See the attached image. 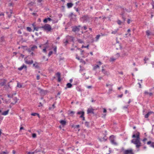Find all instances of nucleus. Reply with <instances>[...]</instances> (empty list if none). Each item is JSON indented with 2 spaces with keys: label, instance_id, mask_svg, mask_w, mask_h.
Segmentation results:
<instances>
[{
  "label": "nucleus",
  "instance_id": "f257e3e1",
  "mask_svg": "<svg viewBox=\"0 0 154 154\" xmlns=\"http://www.w3.org/2000/svg\"><path fill=\"white\" fill-rule=\"evenodd\" d=\"M132 138L136 137V139H133L131 141L132 143H133L136 145L137 148H139L141 146V143L140 141V133L137 132L136 134H134L132 135Z\"/></svg>",
  "mask_w": 154,
  "mask_h": 154
},
{
  "label": "nucleus",
  "instance_id": "f03ea898",
  "mask_svg": "<svg viewBox=\"0 0 154 154\" xmlns=\"http://www.w3.org/2000/svg\"><path fill=\"white\" fill-rule=\"evenodd\" d=\"M93 18L87 14L83 16L80 18L83 23H89L92 21Z\"/></svg>",
  "mask_w": 154,
  "mask_h": 154
},
{
  "label": "nucleus",
  "instance_id": "7ed1b4c3",
  "mask_svg": "<svg viewBox=\"0 0 154 154\" xmlns=\"http://www.w3.org/2000/svg\"><path fill=\"white\" fill-rule=\"evenodd\" d=\"M21 48H24L26 50L27 49L28 52L30 53L37 49V47L35 45H32H32H31V47L30 48L28 49L27 46H21Z\"/></svg>",
  "mask_w": 154,
  "mask_h": 154
},
{
  "label": "nucleus",
  "instance_id": "20e7f679",
  "mask_svg": "<svg viewBox=\"0 0 154 154\" xmlns=\"http://www.w3.org/2000/svg\"><path fill=\"white\" fill-rule=\"evenodd\" d=\"M40 28L43 29L44 30L47 31V32L51 31L52 29L51 26L48 24H45L44 26L41 27Z\"/></svg>",
  "mask_w": 154,
  "mask_h": 154
},
{
  "label": "nucleus",
  "instance_id": "39448f33",
  "mask_svg": "<svg viewBox=\"0 0 154 154\" xmlns=\"http://www.w3.org/2000/svg\"><path fill=\"white\" fill-rule=\"evenodd\" d=\"M109 140L112 144L115 145H117V143L114 140V136L113 135H112L109 137Z\"/></svg>",
  "mask_w": 154,
  "mask_h": 154
},
{
  "label": "nucleus",
  "instance_id": "423d86ee",
  "mask_svg": "<svg viewBox=\"0 0 154 154\" xmlns=\"http://www.w3.org/2000/svg\"><path fill=\"white\" fill-rule=\"evenodd\" d=\"M67 39H66L65 40H64L63 41V43L64 44V45L65 46H66L67 45V44L68 43V39H69L70 38H71L72 41H73V38L72 36H67Z\"/></svg>",
  "mask_w": 154,
  "mask_h": 154
},
{
  "label": "nucleus",
  "instance_id": "0eeeda50",
  "mask_svg": "<svg viewBox=\"0 0 154 154\" xmlns=\"http://www.w3.org/2000/svg\"><path fill=\"white\" fill-rule=\"evenodd\" d=\"M81 26H80L73 27L72 29V31L74 32H78L79 31V28Z\"/></svg>",
  "mask_w": 154,
  "mask_h": 154
},
{
  "label": "nucleus",
  "instance_id": "6e6552de",
  "mask_svg": "<svg viewBox=\"0 0 154 154\" xmlns=\"http://www.w3.org/2000/svg\"><path fill=\"white\" fill-rule=\"evenodd\" d=\"M124 154H134L132 149L125 150Z\"/></svg>",
  "mask_w": 154,
  "mask_h": 154
},
{
  "label": "nucleus",
  "instance_id": "1a4fd4ad",
  "mask_svg": "<svg viewBox=\"0 0 154 154\" xmlns=\"http://www.w3.org/2000/svg\"><path fill=\"white\" fill-rule=\"evenodd\" d=\"M144 94L145 95L148 96L149 97H150L153 94V93L151 92H149L147 91H145L144 92Z\"/></svg>",
  "mask_w": 154,
  "mask_h": 154
},
{
  "label": "nucleus",
  "instance_id": "9d476101",
  "mask_svg": "<svg viewBox=\"0 0 154 154\" xmlns=\"http://www.w3.org/2000/svg\"><path fill=\"white\" fill-rule=\"evenodd\" d=\"M102 72L104 74V75H106L108 76L109 75V72L107 71L104 69H102Z\"/></svg>",
  "mask_w": 154,
  "mask_h": 154
},
{
  "label": "nucleus",
  "instance_id": "9b49d317",
  "mask_svg": "<svg viewBox=\"0 0 154 154\" xmlns=\"http://www.w3.org/2000/svg\"><path fill=\"white\" fill-rule=\"evenodd\" d=\"M77 114L78 115H81L79 117H83V116H84L85 112L83 111H79L77 112Z\"/></svg>",
  "mask_w": 154,
  "mask_h": 154
},
{
  "label": "nucleus",
  "instance_id": "f8f14e48",
  "mask_svg": "<svg viewBox=\"0 0 154 154\" xmlns=\"http://www.w3.org/2000/svg\"><path fill=\"white\" fill-rule=\"evenodd\" d=\"M56 75L58 77V82H60L61 81L60 73L59 72H57L56 73Z\"/></svg>",
  "mask_w": 154,
  "mask_h": 154
},
{
  "label": "nucleus",
  "instance_id": "ddd939ff",
  "mask_svg": "<svg viewBox=\"0 0 154 154\" xmlns=\"http://www.w3.org/2000/svg\"><path fill=\"white\" fill-rule=\"evenodd\" d=\"M148 145H150V146L154 148V142H152L151 141H149L147 142Z\"/></svg>",
  "mask_w": 154,
  "mask_h": 154
},
{
  "label": "nucleus",
  "instance_id": "4468645a",
  "mask_svg": "<svg viewBox=\"0 0 154 154\" xmlns=\"http://www.w3.org/2000/svg\"><path fill=\"white\" fill-rule=\"evenodd\" d=\"M87 113H92L94 114V109H88L87 110Z\"/></svg>",
  "mask_w": 154,
  "mask_h": 154
},
{
  "label": "nucleus",
  "instance_id": "2eb2a0df",
  "mask_svg": "<svg viewBox=\"0 0 154 154\" xmlns=\"http://www.w3.org/2000/svg\"><path fill=\"white\" fill-rule=\"evenodd\" d=\"M38 89L40 91V93L42 94H45L46 93V91L42 89L39 88H38Z\"/></svg>",
  "mask_w": 154,
  "mask_h": 154
},
{
  "label": "nucleus",
  "instance_id": "dca6fc26",
  "mask_svg": "<svg viewBox=\"0 0 154 154\" xmlns=\"http://www.w3.org/2000/svg\"><path fill=\"white\" fill-rule=\"evenodd\" d=\"M153 112L152 111H150L149 112H148L146 115H145L144 117L145 118H148L149 116L152 114V113H153Z\"/></svg>",
  "mask_w": 154,
  "mask_h": 154
},
{
  "label": "nucleus",
  "instance_id": "f3484780",
  "mask_svg": "<svg viewBox=\"0 0 154 154\" xmlns=\"http://www.w3.org/2000/svg\"><path fill=\"white\" fill-rule=\"evenodd\" d=\"M73 5V4L72 3H68L67 4V7L69 8H72Z\"/></svg>",
  "mask_w": 154,
  "mask_h": 154
},
{
  "label": "nucleus",
  "instance_id": "a211bd4d",
  "mask_svg": "<svg viewBox=\"0 0 154 154\" xmlns=\"http://www.w3.org/2000/svg\"><path fill=\"white\" fill-rule=\"evenodd\" d=\"M60 123L62 125H65L66 123V122L64 120H61L60 121Z\"/></svg>",
  "mask_w": 154,
  "mask_h": 154
},
{
  "label": "nucleus",
  "instance_id": "6ab92c4d",
  "mask_svg": "<svg viewBox=\"0 0 154 154\" xmlns=\"http://www.w3.org/2000/svg\"><path fill=\"white\" fill-rule=\"evenodd\" d=\"M72 86V85L70 83H68L66 84V87L65 88L66 89L67 88H70Z\"/></svg>",
  "mask_w": 154,
  "mask_h": 154
},
{
  "label": "nucleus",
  "instance_id": "aec40b11",
  "mask_svg": "<svg viewBox=\"0 0 154 154\" xmlns=\"http://www.w3.org/2000/svg\"><path fill=\"white\" fill-rule=\"evenodd\" d=\"M26 66L25 65L23 64V66L20 67V70L23 69L24 68L26 70Z\"/></svg>",
  "mask_w": 154,
  "mask_h": 154
},
{
  "label": "nucleus",
  "instance_id": "412c9836",
  "mask_svg": "<svg viewBox=\"0 0 154 154\" xmlns=\"http://www.w3.org/2000/svg\"><path fill=\"white\" fill-rule=\"evenodd\" d=\"M32 25L33 26V28H34V30H35L36 31H38V29H39V27H36L35 25V24L34 23H33L32 24Z\"/></svg>",
  "mask_w": 154,
  "mask_h": 154
},
{
  "label": "nucleus",
  "instance_id": "4be33fe9",
  "mask_svg": "<svg viewBox=\"0 0 154 154\" xmlns=\"http://www.w3.org/2000/svg\"><path fill=\"white\" fill-rule=\"evenodd\" d=\"M9 110H8L7 111H5L2 112V115H7L9 112Z\"/></svg>",
  "mask_w": 154,
  "mask_h": 154
},
{
  "label": "nucleus",
  "instance_id": "5701e85b",
  "mask_svg": "<svg viewBox=\"0 0 154 154\" xmlns=\"http://www.w3.org/2000/svg\"><path fill=\"white\" fill-rule=\"evenodd\" d=\"M146 34L148 36H149L151 34V32L149 30L146 31Z\"/></svg>",
  "mask_w": 154,
  "mask_h": 154
},
{
  "label": "nucleus",
  "instance_id": "b1692460",
  "mask_svg": "<svg viewBox=\"0 0 154 154\" xmlns=\"http://www.w3.org/2000/svg\"><path fill=\"white\" fill-rule=\"evenodd\" d=\"M6 83V80H4V81L2 82H1L0 83V85L2 86H3L5 85V84Z\"/></svg>",
  "mask_w": 154,
  "mask_h": 154
},
{
  "label": "nucleus",
  "instance_id": "393cba45",
  "mask_svg": "<svg viewBox=\"0 0 154 154\" xmlns=\"http://www.w3.org/2000/svg\"><path fill=\"white\" fill-rule=\"evenodd\" d=\"M106 137V135H105L104 137H103V138H102V139H100L99 140L100 141H106V138L105 137Z\"/></svg>",
  "mask_w": 154,
  "mask_h": 154
},
{
  "label": "nucleus",
  "instance_id": "a878e982",
  "mask_svg": "<svg viewBox=\"0 0 154 154\" xmlns=\"http://www.w3.org/2000/svg\"><path fill=\"white\" fill-rule=\"evenodd\" d=\"M77 41L79 43H80L82 44L84 43L83 41L81 39H78Z\"/></svg>",
  "mask_w": 154,
  "mask_h": 154
},
{
  "label": "nucleus",
  "instance_id": "bb28decb",
  "mask_svg": "<svg viewBox=\"0 0 154 154\" xmlns=\"http://www.w3.org/2000/svg\"><path fill=\"white\" fill-rule=\"evenodd\" d=\"M100 68V66H99V65H96L95 66H94L93 68V69L94 70H95L97 68Z\"/></svg>",
  "mask_w": 154,
  "mask_h": 154
},
{
  "label": "nucleus",
  "instance_id": "cd10ccee",
  "mask_svg": "<svg viewBox=\"0 0 154 154\" xmlns=\"http://www.w3.org/2000/svg\"><path fill=\"white\" fill-rule=\"evenodd\" d=\"M31 115L32 116H34L37 115V116H38V117L39 118L40 117L38 113H32L31 114Z\"/></svg>",
  "mask_w": 154,
  "mask_h": 154
},
{
  "label": "nucleus",
  "instance_id": "c85d7f7f",
  "mask_svg": "<svg viewBox=\"0 0 154 154\" xmlns=\"http://www.w3.org/2000/svg\"><path fill=\"white\" fill-rule=\"evenodd\" d=\"M100 35H98L96 36L95 37V39H96L95 41L96 42H97L98 41V40H99V39L100 38Z\"/></svg>",
  "mask_w": 154,
  "mask_h": 154
},
{
  "label": "nucleus",
  "instance_id": "c756f323",
  "mask_svg": "<svg viewBox=\"0 0 154 154\" xmlns=\"http://www.w3.org/2000/svg\"><path fill=\"white\" fill-rule=\"evenodd\" d=\"M118 30L119 29H117L115 30L114 31H112V32H111V33L114 34H116V33Z\"/></svg>",
  "mask_w": 154,
  "mask_h": 154
},
{
  "label": "nucleus",
  "instance_id": "7c9ffc66",
  "mask_svg": "<svg viewBox=\"0 0 154 154\" xmlns=\"http://www.w3.org/2000/svg\"><path fill=\"white\" fill-rule=\"evenodd\" d=\"M85 125L88 127H89V122H86L85 124Z\"/></svg>",
  "mask_w": 154,
  "mask_h": 154
},
{
  "label": "nucleus",
  "instance_id": "2f4dec72",
  "mask_svg": "<svg viewBox=\"0 0 154 154\" xmlns=\"http://www.w3.org/2000/svg\"><path fill=\"white\" fill-rule=\"evenodd\" d=\"M16 94V93H14V94H8V97L9 98H11L13 97L14 95H15Z\"/></svg>",
  "mask_w": 154,
  "mask_h": 154
},
{
  "label": "nucleus",
  "instance_id": "473e14b6",
  "mask_svg": "<svg viewBox=\"0 0 154 154\" xmlns=\"http://www.w3.org/2000/svg\"><path fill=\"white\" fill-rule=\"evenodd\" d=\"M53 48H54V52H55V53H56L57 52V47L56 46H54L53 47Z\"/></svg>",
  "mask_w": 154,
  "mask_h": 154
},
{
  "label": "nucleus",
  "instance_id": "72a5a7b5",
  "mask_svg": "<svg viewBox=\"0 0 154 154\" xmlns=\"http://www.w3.org/2000/svg\"><path fill=\"white\" fill-rule=\"evenodd\" d=\"M26 30L27 31L31 32L32 31V29L30 27H27L26 28Z\"/></svg>",
  "mask_w": 154,
  "mask_h": 154
},
{
  "label": "nucleus",
  "instance_id": "f704fd0d",
  "mask_svg": "<svg viewBox=\"0 0 154 154\" xmlns=\"http://www.w3.org/2000/svg\"><path fill=\"white\" fill-rule=\"evenodd\" d=\"M117 23L119 25H121L122 22L120 20H118L117 21Z\"/></svg>",
  "mask_w": 154,
  "mask_h": 154
},
{
  "label": "nucleus",
  "instance_id": "c9c22d12",
  "mask_svg": "<svg viewBox=\"0 0 154 154\" xmlns=\"http://www.w3.org/2000/svg\"><path fill=\"white\" fill-rule=\"evenodd\" d=\"M80 69L79 70V72H81L82 71H83L84 69V68L82 67L81 66H80Z\"/></svg>",
  "mask_w": 154,
  "mask_h": 154
},
{
  "label": "nucleus",
  "instance_id": "e433bc0d",
  "mask_svg": "<svg viewBox=\"0 0 154 154\" xmlns=\"http://www.w3.org/2000/svg\"><path fill=\"white\" fill-rule=\"evenodd\" d=\"M80 62L83 63L84 64H85V61H84L83 59H81L80 60Z\"/></svg>",
  "mask_w": 154,
  "mask_h": 154
},
{
  "label": "nucleus",
  "instance_id": "4c0bfd02",
  "mask_svg": "<svg viewBox=\"0 0 154 154\" xmlns=\"http://www.w3.org/2000/svg\"><path fill=\"white\" fill-rule=\"evenodd\" d=\"M122 18L123 20L124 21H125V20L126 18H125V17L124 16V14H122Z\"/></svg>",
  "mask_w": 154,
  "mask_h": 154
},
{
  "label": "nucleus",
  "instance_id": "58836bf2",
  "mask_svg": "<svg viewBox=\"0 0 154 154\" xmlns=\"http://www.w3.org/2000/svg\"><path fill=\"white\" fill-rule=\"evenodd\" d=\"M75 113V112L73 111H71L70 112V113H69V114H71L72 115H73V114H74Z\"/></svg>",
  "mask_w": 154,
  "mask_h": 154
},
{
  "label": "nucleus",
  "instance_id": "ea45409f",
  "mask_svg": "<svg viewBox=\"0 0 154 154\" xmlns=\"http://www.w3.org/2000/svg\"><path fill=\"white\" fill-rule=\"evenodd\" d=\"M53 54V52L52 51H51L49 52L48 54V56L50 57Z\"/></svg>",
  "mask_w": 154,
  "mask_h": 154
},
{
  "label": "nucleus",
  "instance_id": "a19ab883",
  "mask_svg": "<svg viewBox=\"0 0 154 154\" xmlns=\"http://www.w3.org/2000/svg\"><path fill=\"white\" fill-rule=\"evenodd\" d=\"M151 4L152 6V8L154 9V2L152 1Z\"/></svg>",
  "mask_w": 154,
  "mask_h": 154
},
{
  "label": "nucleus",
  "instance_id": "79ce46f5",
  "mask_svg": "<svg viewBox=\"0 0 154 154\" xmlns=\"http://www.w3.org/2000/svg\"><path fill=\"white\" fill-rule=\"evenodd\" d=\"M32 137L33 138H35L36 137V134L35 133H33L32 134Z\"/></svg>",
  "mask_w": 154,
  "mask_h": 154
},
{
  "label": "nucleus",
  "instance_id": "37998d69",
  "mask_svg": "<svg viewBox=\"0 0 154 154\" xmlns=\"http://www.w3.org/2000/svg\"><path fill=\"white\" fill-rule=\"evenodd\" d=\"M33 63V61L32 60H31V61H29L28 62V63L29 64H32Z\"/></svg>",
  "mask_w": 154,
  "mask_h": 154
},
{
  "label": "nucleus",
  "instance_id": "c03bdc74",
  "mask_svg": "<svg viewBox=\"0 0 154 154\" xmlns=\"http://www.w3.org/2000/svg\"><path fill=\"white\" fill-rule=\"evenodd\" d=\"M59 152H62L64 153V150L63 149H59Z\"/></svg>",
  "mask_w": 154,
  "mask_h": 154
},
{
  "label": "nucleus",
  "instance_id": "a18cd8bd",
  "mask_svg": "<svg viewBox=\"0 0 154 154\" xmlns=\"http://www.w3.org/2000/svg\"><path fill=\"white\" fill-rule=\"evenodd\" d=\"M127 54H126V53H124V54H122V57H125V56H127Z\"/></svg>",
  "mask_w": 154,
  "mask_h": 154
},
{
  "label": "nucleus",
  "instance_id": "49530a36",
  "mask_svg": "<svg viewBox=\"0 0 154 154\" xmlns=\"http://www.w3.org/2000/svg\"><path fill=\"white\" fill-rule=\"evenodd\" d=\"M86 87L88 89H91L92 88V86L91 85L87 86Z\"/></svg>",
  "mask_w": 154,
  "mask_h": 154
},
{
  "label": "nucleus",
  "instance_id": "de8ad7c7",
  "mask_svg": "<svg viewBox=\"0 0 154 154\" xmlns=\"http://www.w3.org/2000/svg\"><path fill=\"white\" fill-rule=\"evenodd\" d=\"M146 140L147 139L146 138H145L143 140V141L144 143H145V142Z\"/></svg>",
  "mask_w": 154,
  "mask_h": 154
},
{
  "label": "nucleus",
  "instance_id": "09e8293b",
  "mask_svg": "<svg viewBox=\"0 0 154 154\" xmlns=\"http://www.w3.org/2000/svg\"><path fill=\"white\" fill-rule=\"evenodd\" d=\"M34 152H29L27 154H34Z\"/></svg>",
  "mask_w": 154,
  "mask_h": 154
},
{
  "label": "nucleus",
  "instance_id": "8fccbe9b",
  "mask_svg": "<svg viewBox=\"0 0 154 154\" xmlns=\"http://www.w3.org/2000/svg\"><path fill=\"white\" fill-rule=\"evenodd\" d=\"M115 55L116 56V57H119L120 56V54L118 53H117V54Z\"/></svg>",
  "mask_w": 154,
  "mask_h": 154
},
{
  "label": "nucleus",
  "instance_id": "3c124183",
  "mask_svg": "<svg viewBox=\"0 0 154 154\" xmlns=\"http://www.w3.org/2000/svg\"><path fill=\"white\" fill-rule=\"evenodd\" d=\"M74 9L77 12H79V11L78 10V9L77 8H76L75 7H74Z\"/></svg>",
  "mask_w": 154,
  "mask_h": 154
},
{
  "label": "nucleus",
  "instance_id": "603ef678",
  "mask_svg": "<svg viewBox=\"0 0 154 154\" xmlns=\"http://www.w3.org/2000/svg\"><path fill=\"white\" fill-rule=\"evenodd\" d=\"M43 52L45 53H46V48H45L43 49Z\"/></svg>",
  "mask_w": 154,
  "mask_h": 154
},
{
  "label": "nucleus",
  "instance_id": "864d4df0",
  "mask_svg": "<svg viewBox=\"0 0 154 154\" xmlns=\"http://www.w3.org/2000/svg\"><path fill=\"white\" fill-rule=\"evenodd\" d=\"M80 118H82V120L83 121L85 120V117H84V116H83V117H80Z\"/></svg>",
  "mask_w": 154,
  "mask_h": 154
},
{
  "label": "nucleus",
  "instance_id": "5fc2aeb1",
  "mask_svg": "<svg viewBox=\"0 0 154 154\" xmlns=\"http://www.w3.org/2000/svg\"><path fill=\"white\" fill-rule=\"evenodd\" d=\"M113 85H111L110 84H106V87H108L109 86H111V87H112V86Z\"/></svg>",
  "mask_w": 154,
  "mask_h": 154
},
{
  "label": "nucleus",
  "instance_id": "6e6d98bb",
  "mask_svg": "<svg viewBox=\"0 0 154 154\" xmlns=\"http://www.w3.org/2000/svg\"><path fill=\"white\" fill-rule=\"evenodd\" d=\"M47 21H48V20H47V18H46V19H45L44 20H43V22L45 23H47Z\"/></svg>",
  "mask_w": 154,
  "mask_h": 154
},
{
  "label": "nucleus",
  "instance_id": "4d7b16f0",
  "mask_svg": "<svg viewBox=\"0 0 154 154\" xmlns=\"http://www.w3.org/2000/svg\"><path fill=\"white\" fill-rule=\"evenodd\" d=\"M131 20L129 19H128L127 20V23L128 24H129L130 23Z\"/></svg>",
  "mask_w": 154,
  "mask_h": 154
},
{
  "label": "nucleus",
  "instance_id": "13d9d810",
  "mask_svg": "<svg viewBox=\"0 0 154 154\" xmlns=\"http://www.w3.org/2000/svg\"><path fill=\"white\" fill-rule=\"evenodd\" d=\"M36 79L37 80H39L40 79V76L38 75H37L36 76Z\"/></svg>",
  "mask_w": 154,
  "mask_h": 154
},
{
  "label": "nucleus",
  "instance_id": "bf43d9fd",
  "mask_svg": "<svg viewBox=\"0 0 154 154\" xmlns=\"http://www.w3.org/2000/svg\"><path fill=\"white\" fill-rule=\"evenodd\" d=\"M107 112L105 108L103 109V112L106 113Z\"/></svg>",
  "mask_w": 154,
  "mask_h": 154
},
{
  "label": "nucleus",
  "instance_id": "052dcab7",
  "mask_svg": "<svg viewBox=\"0 0 154 154\" xmlns=\"http://www.w3.org/2000/svg\"><path fill=\"white\" fill-rule=\"evenodd\" d=\"M82 28H83L84 30H86L87 29V27L85 26H84Z\"/></svg>",
  "mask_w": 154,
  "mask_h": 154
},
{
  "label": "nucleus",
  "instance_id": "680f3d73",
  "mask_svg": "<svg viewBox=\"0 0 154 154\" xmlns=\"http://www.w3.org/2000/svg\"><path fill=\"white\" fill-rule=\"evenodd\" d=\"M138 84L139 85V88H141V85L140 83H138Z\"/></svg>",
  "mask_w": 154,
  "mask_h": 154
},
{
  "label": "nucleus",
  "instance_id": "e2e57ef3",
  "mask_svg": "<svg viewBox=\"0 0 154 154\" xmlns=\"http://www.w3.org/2000/svg\"><path fill=\"white\" fill-rule=\"evenodd\" d=\"M84 51L83 50H81V55H83V52Z\"/></svg>",
  "mask_w": 154,
  "mask_h": 154
},
{
  "label": "nucleus",
  "instance_id": "0e129e2a",
  "mask_svg": "<svg viewBox=\"0 0 154 154\" xmlns=\"http://www.w3.org/2000/svg\"><path fill=\"white\" fill-rule=\"evenodd\" d=\"M111 61L112 62L116 60V59L114 58H111Z\"/></svg>",
  "mask_w": 154,
  "mask_h": 154
},
{
  "label": "nucleus",
  "instance_id": "69168bd1",
  "mask_svg": "<svg viewBox=\"0 0 154 154\" xmlns=\"http://www.w3.org/2000/svg\"><path fill=\"white\" fill-rule=\"evenodd\" d=\"M33 66H35L36 68H37L38 67V65L37 64H36L34 63L33 64Z\"/></svg>",
  "mask_w": 154,
  "mask_h": 154
},
{
  "label": "nucleus",
  "instance_id": "338daca9",
  "mask_svg": "<svg viewBox=\"0 0 154 154\" xmlns=\"http://www.w3.org/2000/svg\"><path fill=\"white\" fill-rule=\"evenodd\" d=\"M47 20H48L49 21H51V19L49 17H48V18H47Z\"/></svg>",
  "mask_w": 154,
  "mask_h": 154
},
{
  "label": "nucleus",
  "instance_id": "774afa93",
  "mask_svg": "<svg viewBox=\"0 0 154 154\" xmlns=\"http://www.w3.org/2000/svg\"><path fill=\"white\" fill-rule=\"evenodd\" d=\"M1 154H7V153L5 152H1Z\"/></svg>",
  "mask_w": 154,
  "mask_h": 154
}]
</instances>
